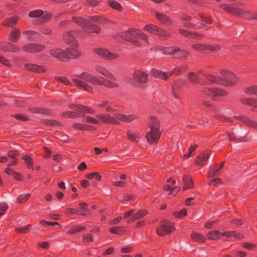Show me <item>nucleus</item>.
I'll return each instance as SVG.
<instances>
[{"label": "nucleus", "mask_w": 257, "mask_h": 257, "mask_svg": "<svg viewBox=\"0 0 257 257\" xmlns=\"http://www.w3.org/2000/svg\"><path fill=\"white\" fill-rule=\"evenodd\" d=\"M76 33L77 31L75 30L70 32H64L63 34V37L65 43L75 47H78V43L74 37V34Z\"/></svg>", "instance_id": "nucleus-8"}, {"label": "nucleus", "mask_w": 257, "mask_h": 257, "mask_svg": "<svg viewBox=\"0 0 257 257\" xmlns=\"http://www.w3.org/2000/svg\"><path fill=\"white\" fill-rule=\"evenodd\" d=\"M96 117L102 122L106 123H109L110 122V119H111V116L107 114H96Z\"/></svg>", "instance_id": "nucleus-53"}, {"label": "nucleus", "mask_w": 257, "mask_h": 257, "mask_svg": "<svg viewBox=\"0 0 257 257\" xmlns=\"http://www.w3.org/2000/svg\"><path fill=\"white\" fill-rule=\"evenodd\" d=\"M135 39H140L144 41L148 40L147 36L142 32L141 31L139 30H135Z\"/></svg>", "instance_id": "nucleus-56"}, {"label": "nucleus", "mask_w": 257, "mask_h": 257, "mask_svg": "<svg viewBox=\"0 0 257 257\" xmlns=\"http://www.w3.org/2000/svg\"><path fill=\"white\" fill-rule=\"evenodd\" d=\"M202 104L207 108L211 110H217V107L214 103L210 102L209 101L204 100L202 102Z\"/></svg>", "instance_id": "nucleus-63"}, {"label": "nucleus", "mask_w": 257, "mask_h": 257, "mask_svg": "<svg viewBox=\"0 0 257 257\" xmlns=\"http://www.w3.org/2000/svg\"><path fill=\"white\" fill-rule=\"evenodd\" d=\"M19 17L17 16H14L7 20L6 25L9 27H12L17 23Z\"/></svg>", "instance_id": "nucleus-55"}, {"label": "nucleus", "mask_w": 257, "mask_h": 257, "mask_svg": "<svg viewBox=\"0 0 257 257\" xmlns=\"http://www.w3.org/2000/svg\"><path fill=\"white\" fill-rule=\"evenodd\" d=\"M117 36L124 41L129 42L136 47H140L141 43L135 39V30L128 29L127 31L117 33Z\"/></svg>", "instance_id": "nucleus-4"}, {"label": "nucleus", "mask_w": 257, "mask_h": 257, "mask_svg": "<svg viewBox=\"0 0 257 257\" xmlns=\"http://www.w3.org/2000/svg\"><path fill=\"white\" fill-rule=\"evenodd\" d=\"M191 238L193 240L198 242H204L206 239L203 235L199 233L193 232L191 234Z\"/></svg>", "instance_id": "nucleus-40"}, {"label": "nucleus", "mask_w": 257, "mask_h": 257, "mask_svg": "<svg viewBox=\"0 0 257 257\" xmlns=\"http://www.w3.org/2000/svg\"><path fill=\"white\" fill-rule=\"evenodd\" d=\"M88 20L100 24H107L109 22L108 19L104 18L100 16H90L88 17Z\"/></svg>", "instance_id": "nucleus-32"}, {"label": "nucleus", "mask_w": 257, "mask_h": 257, "mask_svg": "<svg viewBox=\"0 0 257 257\" xmlns=\"http://www.w3.org/2000/svg\"><path fill=\"white\" fill-rule=\"evenodd\" d=\"M188 55L189 52L186 50L181 49L179 47H175L173 57L179 59H185Z\"/></svg>", "instance_id": "nucleus-19"}, {"label": "nucleus", "mask_w": 257, "mask_h": 257, "mask_svg": "<svg viewBox=\"0 0 257 257\" xmlns=\"http://www.w3.org/2000/svg\"><path fill=\"white\" fill-rule=\"evenodd\" d=\"M95 53L98 55L100 57L106 59H113L118 57V55L114 53H111L107 49L95 48L93 49Z\"/></svg>", "instance_id": "nucleus-10"}, {"label": "nucleus", "mask_w": 257, "mask_h": 257, "mask_svg": "<svg viewBox=\"0 0 257 257\" xmlns=\"http://www.w3.org/2000/svg\"><path fill=\"white\" fill-rule=\"evenodd\" d=\"M159 28V27L156 25L153 24H149L144 27V30L145 31H148L153 35H156Z\"/></svg>", "instance_id": "nucleus-45"}, {"label": "nucleus", "mask_w": 257, "mask_h": 257, "mask_svg": "<svg viewBox=\"0 0 257 257\" xmlns=\"http://www.w3.org/2000/svg\"><path fill=\"white\" fill-rule=\"evenodd\" d=\"M0 47L1 49L5 52L15 53L20 50V48L18 46L11 42H2L0 43Z\"/></svg>", "instance_id": "nucleus-13"}, {"label": "nucleus", "mask_w": 257, "mask_h": 257, "mask_svg": "<svg viewBox=\"0 0 257 257\" xmlns=\"http://www.w3.org/2000/svg\"><path fill=\"white\" fill-rule=\"evenodd\" d=\"M45 48V46L42 44L29 43L24 45L22 50L27 53H35L43 51Z\"/></svg>", "instance_id": "nucleus-7"}, {"label": "nucleus", "mask_w": 257, "mask_h": 257, "mask_svg": "<svg viewBox=\"0 0 257 257\" xmlns=\"http://www.w3.org/2000/svg\"><path fill=\"white\" fill-rule=\"evenodd\" d=\"M203 76L208 80L212 82L221 85L222 82H221V77L215 76L211 74L204 73L203 74Z\"/></svg>", "instance_id": "nucleus-27"}, {"label": "nucleus", "mask_w": 257, "mask_h": 257, "mask_svg": "<svg viewBox=\"0 0 257 257\" xmlns=\"http://www.w3.org/2000/svg\"><path fill=\"white\" fill-rule=\"evenodd\" d=\"M187 69V66L185 65H182L178 66H177L175 68H174L170 72H169V74L170 75V77L171 75H176L178 76L181 74H182L184 72H185Z\"/></svg>", "instance_id": "nucleus-28"}, {"label": "nucleus", "mask_w": 257, "mask_h": 257, "mask_svg": "<svg viewBox=\"0 0 257 257\" xmlns=\"http://www.w3.org/2000/svg\"><path fill=\"white\" fill-rule=\"evenodd\" d=\"M126 136L127 139L134 143H138L141 138L139 136L136 135L135 133H133L130 130H128L126 132Z\"/></svg>", "instance_id": "nucleus-42"}, {"label": "nucleus", "mask_w": 257, "mask_h": 257, "mask_svg": "<svg viewBox=\"0 0 257 257\" xmlns=\"http://www.w3.org/2000/svg\"><path fill=\"white\" fill-rule=\"evenodd\" d=\"M73 82L79 88L89 92H92V88L86 82L77 78H72Z\"/></svg>", "instance_id": "nucleus-18"}, {"label": "nucleus", "mask_w": 257, "mask_h": 257, "mask_svg": "<svg viewBox=\"0 0 257 257\" xmlns=\"http://www.w3.org/2000/svg\"><path fill=\"white\" fill-rule=\"evenodd\" d=\"M148 213V211L145 209H142L137 211L133 215L135 218V220H139L146 215Z\"/></svg>", "instance_id": "nucleus-51"}, {"label": "nucleus", "mask_w": 257, "mask_h": 257, "mask_svg": "<svg viewBox=\"0 0 257 257\" xmlns=\"http://www.w3.org/2000/svg\"><path fill=\"white\" fill-rule=\"evenodd\" d=\"M188 79L189 82L191 83H195L197 84H200L201 85L206 84L203 81H201L197 77V74L195 72H190L188 73Z\"/></svg>", "instance_id": "nucleus-35"}, {"label": "nucleus", "mask_w": 257, "mask_h": 257, "mask_svg": "<svg viewBox=\"0 0 257 257\" xmlns=\"http://www.w3.org/2000/svg\"><path fill=\"white\" fill-rule=\"evenodd\" d=\"M150 73L155 78H160L164 80H167L170 78L169 72H164L160 70L154 68L150 71Z\"/></svg>", "instance_id": "nucleus-17"}, {"label": "nucleus", "mask_w": 257, "mask_h": 257, "mask_svg": "<svg viewBox=\"0 0 257 257\" xmlns=\"http://www.w3.org/2000/svg\"><path fill=\"white\" fill-rule=\"evenodd\" d=\"M50 54L58 60L64 62V50L60 48L51 49Z\"/></svg>", "instance_id": "nucleus-26"}, {"label": "nucleus", "mask_w": 257, "mask_h": 257, "mask_svg": "<svg viewBox=\"0 0 257 257\" xmlns=\"http://www.w3.org/2000/svg\"><path fill=\"white\" fill-rule=\"evenodd\" d=\"M81 53L77 49L72 48H68L64 50V62L68 61L70 59H75L80 57Z\"/></svg>", "instance_id": "nucleus-11"}, {"label": "nucleus", "mask_w": 257, "mask_h": 257, "mask_svg": "<svg viewBox=\"0 0 257 257\" xmlns=\"http://www.w3.org/2000/svg\"><path fill=\"white\" fill-rule=\"evenodd\" d=\"M220 170L215 166L214 167H211L208 173V177L209 178H213L215 176H218L220 174Z\"/></svg>", "instance_id": "nucleus-49"}, {"label": "nucleus", "mask_w": 257, "mask_h": 257, "mask_svg": "<svg viewBox=\"0 0 257 257\" xmlns=\"http://www.w3.org/2000/svg\"><path fill=\"white\" fill-rule=\"evenodd\" d=\"M155 16L162 24L172 25L174 23V21L167 15L157 12L155 13Z\"/></svg>", "instance_id": "nucleus-20"}, {"label": "nucleus", "mask_w": 257, "mask_h": 257, "mask_svg": "<svg viewBox=\"0 0 257 257\" xmlns=\"http://www.w3.org/2000/svg\"><path fill=\"white\" fill-rule=\"evenodd\" d=\"M198 147V145L196 144H195L193 145L192 146H191L188 150V152L187 154H186L184 155L183 156V159H188L190 157H191L192 155V153H194L195 151V149Z\"/></svg>", "instance_id": "nucleus-64"}, {"label": "nucleus", "mask_w": 257, "mask_h": 257, "mask_svg": "<svg viewBox=\"0 0 257 257\" xmlns=\"http://www.w3.org/2000/svg\"><path fill=\"white\" fill-rule=\"evenodd\" d=\"M11 117H14L21 121H27L29 120V118L22 114H15L11 115Z\"/></svg>", "instance_id": "nucleus-61"}, {"label": "nucleus", "mask_w": 257, "mask_h": 257, "mask_svg": "<svg viewBox=\"0 0 257 257\" xmlns=\"http://www.w3.org/2000/svg\"><path fill=\"white\" fill-rule=\"evenodd\" d=\"M32 228V225L28 224L26 226L15 228V231L18 233L26 234L28 233Z\"/></svg>", "instance_id": "nucleus-46"}, {"label": "nucleus", "mask_w": 257, "mask_h": 257, "mask_svg": "<svg viewBox=\"0 0 257 257\" xmlns=\"http://www.w3.org/2000/svg\"><path fill=\"white\" fill-rule=\"evenodd\" d=\"M220 73L224 75L225 77H221V85L225 86H232L237 83V78L234 74L229 71L222 70Z\"/></svg>", "instance_id": "nucleus-5"}, {"label": "nucleus", "mask_w": 257, "mask_h": 257, "mask_svg": "<svg viewBox=\"0 0 257 257\" xmlns=\"http://www.w3.org/2000/svg\"><path fill=\"white\" fill-rule=\"evenodd\" d=\"M220 49V46L217 44H205V50L210 52L217 51Z\"/></svg>", "instance_id": "nucleus-57"}, {"label": "nucleus", "mask_w": 257, "mask_h": 257, "mask_svg": "<svg viewBox=\"0 0 257 257\" xmlns=\"http://www.w3.org/2000/svg\"><path fill=\"white\" fill-rule=\"evenodd\" d=\"M81 116H82V121L84 122L90 123L92 124H97L99 123V121L96 119L95 118L87 115H84L83 114H81Z\"/></svg>", "instance_id": "nucleus-47"}, {"label": "nucleus", "mask_w": 257, "mask_h": 257, "mask_svg": "<svg viewBox=\"0 0 257 257\" xmlns=\"http://www.w3.org/2000/svg\"><path fill=\"white\" fill-rule=\"evenodd\" d=\"M237 119L243 122L245 124L253 128L257 129V121L250 120L247 117L243 115L235 116Z\"/></svg>", "instance_id": "nucleus-23"}, {"label": "nucleus", "mask_w": 257, "mask_h": 257, "mask_svg": "<svg viewBox=\"0 0 257 257\" xmlns=\"http://www.w3.org/2000/svg\"><path fill=\"white\" fill-rule=\"evenodd\" d=\"M41 123H43L48 126H61L62 124L61 122L57 120L53 119H41L39 121Z\"/></svg>", "instance_id": "nucleus-33"}, {"label": "nucleus", "mask_w": 257, "mask_h": 257, "mask_svg": "<svg viewBox=\"0 0 257 257\" xmlns=\"http://www.w3.org/2000/svg\"><path fill=\"white\" fill-rule=\"evenodd\" d=\"M184 186L183 190L192 189L194 187V182L192 178L189 175H185L183 177Z\"/></svg>", "instance_id": "nucleus-25"}, {"label": "nucleus", "mask_w": 257, "mask_h": 257, "mask_svg": "<svg viewBox=\"0 0 257 257\" xmlns=\"http://www.w3.org/2000/svg\"><path fill=\"white\" fill-rule=\"evenodd\" d=\"M210 153L208 152L201 153L196 158L194 163L197 166H203L207 162L209 157Z\"/></svg>", "instance_id": "nucleus-16"}, {"label": "nucleus", "mask_w": 257, "mask_h": 257, "mask_svg": "<svg viewBox=\"0 0 257 257\" xmlns=\"http://www.w3.org/2000/svg\"><path fill=\"white\" fill-rule=\"evenodd\" d=\"M22 159L25 161L27 168L29 169L34 170L33 168V159L29 154H26L22 157Z\"/></svg>", "instance_id": "nucleus-39"}, {"label": "nucleus", "mask_w": 257, "mask_h": 257, "mask_svg": "<svg viewBox=\"0 0 257 257\" xmlns=\"http://www.w3.org/2000/svg\"><path fill=\"white\" fill-rule=\"evenodd\" d=\"M84 32H85L87 33H96V34H99L101 28L94 24L90 22H87L86 21L85 23L84 24V25L82 26V29Z\"/></svg>", "instance_id": "nucleus-15"}, {"label": "nucleus", "mask_w": 257, "mask_h": 257, "mask_svg": "<svg viewBox=\"0 0 257 257\" xmlns=\"http://www.w3.org/2000/svg\"><path fill=\"white\" fill-rule=\"evenodd\" d=\"M117 119L124 122H130L135 119L136 117L134 115H125L124 114L118 113L115 115Z\"/></svg>", "instance_id": "nucleus-34"}, {"label": "nucleus", "mask_w": 257, "mask_h": 257, "mask_svg": "<svg viewBox=\"0 0 257 257\" xmlns=\"http://www.w3.org/2000/svg\"><path fill=\"white\" fill-rule=\"evenodd\" d=\"M96 70L98 73L101 74V75L105 76L106 77L111 80H116V77L113 74H112L109 71H108L103 67L97 66L96 68Z\"/></svg>", "instance_id": "nucleus-24"}, {"label": "nucleus", "mask_w": 257, "mask_h": 257, "mask_svg": "<svg viewBox=\"0 0 257 257\" xmlns=\"http://www.w3.org/2000/svg\"><path fill=\"white\" fill-rule=\"evenodd\" d=\"M174 49L175 47H164L161 48V51L163 54H172L173 55Z\"/></svg>", "instance_id": "nucleus-60"}, {"label": "nucleus", "mask_w": 257, "mask_h": 257, "mask_svg": "<svg viewBox=\"0 0 257 257\" xmlns=\"http://www.w3.org/2000/svg\"><path fill=\"white\" fill-rule=\"evenodd\" d=\"M221 232L218 230H212L208 232L207 238L211 240H217L220 238Z\"/></svg>", "instance_id": "nucleus-38"}, {"label": "nucleus", "mask_w": 257, "mask_h": 257, "mask_svg": "<svg viewBox=\"0 0 257 257\" xmlns=\"http://www.w3.org/2000/svg\"><path fill=\"white\" fill-rule=\"evenodd\" d=\"M109 231L114 234L121 235L126 232V228L123 226H114L110 227Z\"/></svg>", "instance_id": "nucleus-31"}, {"label": "nucleus", "mask_w": 257, "mask_h": 257, "mask_svg": "<svg viewBox=\"0 0 257 257\" xmlns=\"http://www.w3.org/2000/svg\"><path fill=\"white\" fill-rule=\"evenodd\" d=\"M71 21L80 26L82 29V26L84 25L86 21L81 17H72Z\"/></svg>", "instance_id": "nucleus-52"}, {"label": "nucleus", "mask_w": 257, "mask_h": 257, "mask_svg": "<svg viewBox=\"0 0 257 257\" xmlns=\"http://www.w3.org/2000/svg\"><path fill=\"white\" fill-rule=\"evenodd\" d=\"M24 68L27 70L37 73H44L46 71V67L45 66L33 63L25 64Z\"/></svg>", "instance_id": "nucleus-14"}, {"label": "nucleus", "mask_w": 257, "mask_h": 257, "mask_svg": "<svg viewBox=\"0 0 257 257\" xmlns=\"http://www.w3.org/2000/svg\"><path fill=\"white\" fill-rule=\"evenodd\" d=\"M107 4L115 10L119 12L122 11L123 8L121 5L117 1L114 0H108L107 2Z\"/></svg>", "instance_id": "nucleus-41"}, {"label": "nucleus", "mask_w": 257, "mask_h": 257, "mask_svg": "<svg viewBox=\"0 0 257 257\" xmlns=\"http://www.w3.org/2000/svg\"><path fill=\"white\" fill-rule=\"evenodd\" d=\"M173 216L177 218H182L187 215V210L185 208L182 209L179 211H174L172 213Z\"/></svg>", "instance_id": "nucleus-54"}, {"label": "nucleus", "mask_w": 257, "mask_h": 257, "mask_svg": "<svg viewBox=\"0 0 257 257\" xmlns=\"http://www.w3.org/2000/svg\"><path fill=\"white\" fill-rule=\"evenodd\" d=\"M149 75L140 70H136L133 73V79L135 82L139 84H146L148 82Z\"/></svg>", "instance_id": "nucleus-12"}, {"label": "nucleus", "mask_w": 257, "mask_h": 257, "mask_svg": "<svg viewBox=\"0 0 257 257\" xmlns=\"http://www.w3.org/2000/svg\"><path fill=\"white\" fill-rule=\"evenodd\" d=\"M213 117L215 119L222 122H230L232 121V120L230 118L227 117L222 114H216L213 116Z\"/></svg>", "instance_id": "nucleus-62"}, {"label": "nucleus", "mask_w": 257, "mask_h": 257, "mask_svg": "<svg viewBox=\"0 0 257 257\" xmlns=\"http://www.w3.org/2000/svg\"><path fill=\"white\" fill-rule=\"evenodd\" d=\"M228 94V92L226 90L223 89L219 88H213V94L212 97L213 96H226Z\"/></svg>", "instance_id": "nucleus-43"}, {"label": "nucleus", "mask_w": 257, "mask_h": 257, "mask_svg": "<svg viewBox=\"0 0 257 257\" xmlns=\"http://www.w3.org/2000/svg\"><path fill=\"white\" fill-rule=\"evenodd\" d=\"M30 195V193L21 194L17 198V201L19 203L22 204L28 200Z\"/></svg>", "instance_id": "nucleus-59"}, {"label": "nucleus", "mask_w": 257, "mask_h": 257, "mask_svg": "<svg viewBox=\"0 0 257 257\" xmlns=\"http://www.w3.org/2000/svg\"><path fill=\"white\" fill-rule=\"evenodd\" d=\"M28 110L33 113H41L49 115L50 113V110L40 107H30Z\"/></svg>", "instance_id": "nucleus-29"}, {"label": "nucleus", "mask_w": 257, "mask_h": 257, "mask_svg": "<svg viewBox=\"0 0 257 257\" xmlns=\"http://www.w3.org/2000/svg\"><path fill=\"white\" fill-rule=\"evenodd\" d=\"M250 13L251 12L249 11H247L236 7H233L230 14L238 17L246 19L247 17L249 15Z\"/></svg>", "instance_id": "nucleus-21"}, {"label": "nucleus", "mask_w": 257, "mask_h": 257, "mask_svg": "<svg viewBox=\"0 0 257 257\" xmlns=\"http://www.w3.org/2000/svg\"><path fill=\"white\" fill-rule=\"evenodd\" d=\"M80 113L84 115V113L94 114L95 110L91 107L81 104L80 106Z\"/></svg>", "instance_id": "nucleus-48"}, {"label": "nucleus", "mask_w": 257, "mask_h": 257, "mask_svg": "<svg viewBox=\"0 0 257 257\" xmlns=\"http://www.w3.org/2000/svg\"><path fill=\"white\" fill-rule=\"evenodd\" d=\"M148 123L150 131L146 135V138L150 144H157L160 138L162 131L160 130V122L155 116H151Z\"/></svg>", "instance_id": "nucleus-1"}, {"label": "nucleus", "mask_w": 257, "mask_h": 257, "mask_svg": "<svg viewBox=\"0 0 257 257\" xmlns=\"http://www.w3.org/2000/svg\"><path fill=\"white\" fill-rule=\"evenodd\" d=\"M80 209L76 208H67L65 213L67 215L78 214L82 216H85L90 214V210L86 208L88 204L85 202H80L79 203Z\"/></svg>", "instance_id": "nucleus-6"}, {"label": "nucleus", "mask_w": 257, "mask_h": 257, "mask_svg": "<svg viewBox=\"0 0 257 257\" xmlns=\"http://www.w3.org/2000/svg\"><path fill=\"white\" fill-rule=\"evenodd\" d=\"M60 116L63 118H76L81 116V114L77 111H67L60 113Z\"/></svg>", "instance_id": "nucleus-30"}, {"label": "nucleus", "mask_w": 257, "mask_h": 257, "mask_svg": "<svg viewBox=\"0 0 257 257\" xmlns=\"http://www.w3.org/2000/svg\"><path fill=\"white\" fill-rule=\"evenodd\" d=\"M85 178L88 179H92L94 178L96 181H100L102 179L101 176L97 172H91L85 175Z\"/></svg>", "instance_id": "nucleus-44"}, {"label": "nucleus", "mask_w": 257, "mask_h": 257, "mask_svg": "<svg viewBox=\"0 0 257 257\" xmlns=\"http://www.w3.org/2000/svg\"><path fill=\"white\" fill-rule=\"evenodd\" d=\"M20 30L16 27L13 28L9 35V40L13 43L18 42L21 36Z\"/></svg>", "instance_id": "nucleus-22"}, {"label": "nucleus", "mask_w": 257, "mask_h": 257, "mask_svg": "<svg viewBox=\"0 0 257 257\" xmlns=\"http://www.w3.org/2000/svg\"><path fill=\"white\" fill-rule=\"evenodd\" d=\"M244 92L249 95L254 94L257 96V85H252L244 89Z\"/></svg>", "instance_id": "nucleus-50"}, {"label": "nucleus", "mask_w": 257, "mask_h": 257, "mask_svg": "<svg viewBox=\"0 0 257 257\" xmlns=\"http://www.w3.org/2000/svg\"><path fill=\"white\" fill-rule=\"evenodd\" d=\"M75 76L94 85H104L108 88H117L119 86V84L115 82L109 80L103 77H97L87 72H83L79 74L75 75Z\"/></svg>", "instance_id": "nucleus-2"}, {"label": "nucleus", "mask_w": 257, "mask_h": 257, "mask_svg": "<svg viewBox=\"0 0 257 257\" xmlns=\"http://www.w3.org/2000/svg\"><path fill=\"white\" fill-rule=\"evenodd\" d=\"M175 230V226L169 222L166 224H161L157 229V233L158 235L164 236Z\"/></svg>", "instance_id": "nucleus-9"}, {"label": "nucleus", "mask_w": 257, "mask_h": 257, "mask_svg": "<svg viewBox=\"0 0 257 257\" xmlns=\"http://www.w3.org/2000/svg\"><path fill=\"white\" fill-rule=\"evenodd\" d=\"M30 18H38L37 22L43 24L48 22L52 18V14L48 11L44 12L42 10H35L30 11L28 14Z\"/></svg>", "instance_id": "nucleus-3"}, {"label": "nucleus", "mask_w": 257, "mask_h": 257, "mask_svg": "<svg viewBox=\"0 0 257 257\" xmlns=\"http://www.w3.org/2000/svg\"><path fill=\"white\" fill-rule=\"evenodd\" d=\"M157 32L156 35L159 37L163 40H166L172 37L171 33L160 27Z\"/></svg>", "instance_id": "nucleus-36"}, {"label": "nucleus", "mask_w": 257, "mask_h": 257, "mask_svg": "<svg viewBox=\"0 0 257 257\" xmlns=\"http://www.w3.org/2000/svg\"><path fill=\"white\" fill-rule=\"evenodd\" d=\"M178 31L182 36L188 38H195L198 35L196 32H191L182 29H179Z\"/></svg>", "instance_id": "nucleus-37"}, {"label": "nucleus", "mask_w": 257, "mask_h": 257, "mask_svg": "<svg viewBox=\"0 0 257 257\" xmlns=\"http://www.w3.org/2000/svg\"><path fill=\"white\" fill-rule=\"evenodd\" d=\"M20 152L17 150H10L7 152V157L11 159H17V157L19 155Z\"/></svg>", "instance_id": "nucleus-58"}]
</instances>
